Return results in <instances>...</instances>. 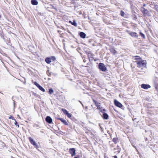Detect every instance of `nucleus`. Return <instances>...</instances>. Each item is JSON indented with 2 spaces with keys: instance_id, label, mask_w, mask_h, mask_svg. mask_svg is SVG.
Here are the masks:
<instances>
[{
  "instance_id": "nucleus-5",
  "label": "nucleus",
  "mask_w": 158,
  "mask_h": 158,
  "mask_svg": "<svg viewBox=\"0 0 158 158\" xmlns=\"http://www.w3.org/2000/svg\"><path fill=\"white\" fill-rule=\"evenodd\" d=\"M114 103L115 106L119 108H121L123 106L122 104L116 100H114Z\"/></svg>"
},
{
  "instance_id": "nucleus-3",
  "label": "nucleus",
  "mask_w": 158,
  "mask_h": 158,
  "mask_svg": "<svg viewBox=\"0 0 158 158\" xmlns=\"http://www.w3.org/2000/svg\"><path fill=\"white\" fill-rule=\"evenodd\" d=\"M98 66L99 69L102 71H104L106 69V68L104 64L102 63H99Z\"/></svg>"
},
{
  "instance_id": "nucleus-29",
  "label": "nucleus",
  "mask_w": 158,
  "mask_h": 158,
  "mask_svg": "<svg viewBox=\"0 0 158 158\" xmlns=\"http://www.w3.org/2000/svg\"><path fill=\"white\" fill-rule=\"evenodd\" d=\"M140 57L139 56H136V59H140Z\"/></svg>"
},
{
  "instance_id": "nucleus-8",
  "label": "nucleus",
  "mask_w": 158,
  "mask_h": 158,
  "mask_svg": "<svg viewBox=\"0 0 158 158\" xmlns=\"http://www.w3.org/2000/svg\"><path fill=\"white\" fill-rule=\"evenodd\" d=\"M46 121L49 123H52V120L50 116H47L46 118Z\"/></svg>"
},
{
  "instance_id": "nucleus-18",
  "label": "nucleus",
  "mask_w": 158,
  "mask_h": 158,
  "mask_svg": "<svg viewBox=\"0 0 158 158\" xmlns=\"http://www.w3.org/2000/svg\"><path fill=\"white\" fill-rule=\"evenodd\" d=\"M108 115L106 113H104L103 114V118H104L107 119H108Z\"/></svg>"
},
{
  "instance_id": "nucleus-4",
  "label": "nucleus",
  "mask_w": 158,
  "mask_h": 158,
  "mask_svg": "<svg viewBox=\"0 0 158 158\" xmlns=\"http://www.w3.org/2000/svg\"><path fill=\"white\" fill-rule=\"evenodd\" d=\"M28 139L29 140V141L31 143L32 145H33L36 148H38V146L36 144V143L31 137H29Z\"/></svg>"
},
{
  "instance_id": "nucleus-11",
  "label": "nucleus",
  "mask_w": 158,
  "mask_h": 158,
  "mask_svg": "<svg viewBox=\"0 0 158 158\" xmlns=\"http://www.w3.org/2000/svg\"><path fill=\"white\" fill-rule=\"evenodd\" d=\"M31 3L33 5H36L38 4V2L36 0H31Z\"/></svg>"
},
{
  "instance_id": "nucleus-26",
  "label": "nucleus",
  "mask_w": 158,
  "mask_h": 158,
  "mask_svg": "<svg viewBox=\"0 0 158 158\" xmlns=\"http://www.w3.org/2000/svg\"><path fill=\"white\" fill-rule=\"evenodd\" d=\"M9 119H12V120H14V121H15V119L14 117L13 116H10V117H9Z\"/></svg>"
},
{
  "instance_id": "nucleus-28",
  "label": "nucleus",
  "mask_w": 158,
  "mask_h": 158,
  "mask_svg": "<svg viewBox=\"0 0 158 158\" xmlns=\"http://www.w3.org/2000/svg\"><path fill=\"white\" fill-rule=\"evenodd\" d=\"M113 142H114L115 143H116L117 141V139L116 138H114L113 139Z\"/></svg>"
},
{
  "instance_id": "nucleus-14",
  "label": "nucleus",
  "mask_w": 158,
  "mask_h": 158,
  "mask_svg": "<svg viewBox=\"0 0 158 158\" xmlns=\"http://www.w3.org/2000/svg\"><path fill=\"white\" fill-rule=\"evenodd\" d=\"M80 35L81 37L83 38H84L85 37L86 35L83 32H81L80 33Z\"/></svg>"
},
{
  "instance_id": "nucleus-33",
  "label": "nucleus",
  "mask_w": 158,
  "mask_h": 158,
  "mask_svg": "<svg viewBox=\"0 0 158 158\" xmlns=\"http://www.w3.org/2000/svg\"><path fill=\"white\" fill-rule=\"evenodd\" d=\"M11 158H15L13 156H11Z\"/></svg>"
},
{
  "instance_id": "nucleus-6",
  "label": "nucleus",
  "mask_w": 158,
  "mask_h": 158,
  "mask_svg": "<svg viewBox=\"0 0 158 158\" xmlns=\"http://www.w3.org/2000/svg\"><path fill=\"white\" fill-rule=\"evenodd\" d=\"M142 88L144 89H147L150 88V86L149 85L142 84L141 85Z\"/></svg>"
},
{
  "instance_id": "nucleus-12",
  "label": "nucleus",
  "mask_w": 158,
  "mask_h": 158,
  "mask_svg": "<svg viewBox=\"0 0 158 158\" xmlns=\"http://www.w3.org/2000/svg\"><path fill=\"white\" fill-rule=\"evenodd\" d=\"M143 13L145 15H149V12L146 9H144L143 10Z\"/></svg>"
},
{
  "instance_id": "nucleus-22",
  "label": "nucleus",
  "mask_w": 158,
  "mask_h": 158,
  "mask_svg": "<svg viewBox=\"0 0 158 158\" xmlns=\"http://www.w3.org/2000/svg\"><path fill=\"white\" fill-rule=\"evenodd\" d=\"M139 34L142 37H143V39H145V36L144 35V34H143V33H142V32H140L139 33Z\"/></svg>"
},
{
  "instance_id": "nucleus-30",
  "label": "nucleus",
  "mask_w": 158,
  "mask_h": 158,
  "mask_svg": "<svg viewBox=\"0 0 158 158\" xmlns=\"http://www.w3.org/2000/svg\"><path fill=\"white\" fill-rule=\"evenodd\" d=\"M114 158H117V156H114Z\"/></svg>"
},
{
  "instance_id": "nucleus-16",
  "label": "nucleus",
  "mask_w": 158,
  "mask_h": 158,
  "mask_svg": "<svg viewBox=\"0 0 158 158\" xmlns=\"http://www.w3.org/2000/svg\"><path fill=\"white\" fill-rule=\"evenodd\" d=\"M69 23H71L73 25L76 26L77 25V23L75 22V20H69Z\"/></svg>"
},
{
  "instance_id": "nucleus-25",
  "label": "nucleus",
  "mask_w": 158,
  "mask_h": 158,
  "mask_svg": "<svg viewBox=\"0 0 158 158\" xmlns=\"http://www.w3.org/2000/svg\"><path fill=\"white\" fill-rule=\"evenodd\" d=\"M67 117L69 118H70L71 117V115L69 113V112H67V113L66 114Z\"/></svg>"
},
{
  "instance_id": "nucleus-7",
  "label": "nucleus",
  "mask_w": 158,
  "mask_h": 158,
  "mask_svg": "<svg viewBox=\"0 0 158 158\" xmlns=\"http://www.w3.org/2000/svg\"><path fill=\"white\" fill-rule=\"evenodd\" d=\"M69 152L71 154L72 156H73L75 154V150L74 148H71L69 149Z\"/></svg>"
},
{
  "instance_id": "nucleus-34",
  "label": "nucleus",
  "mask_w": 158,
  "mask_h": 158,
  "mask_svg": "<svg viewBox=\"0 0 158 158\" xmlns=\"http://www.w3.org/2000/svg\"><path fill=\"white\" fill-rule=\"evenodd\" d=\"M1 15H0V19L1 18Z\"/></svg>"
},
{
  "instance_id": "nucleus-2",
  "label": "nucleus",
  "mask_w": 158,
  "mask_h": 158,
  "mask_svg": "<svg viewBox=\"0 0 158 158\" xmlns=\"http://www.w3.org/2000/svg\"><path fill=\"white\" fill-rule=\"evenodd\" d=\"M56 60L55 57L54 56H51L50 57H47L45 59V61L48 64H50L52 60Z\"/></svg>"
},
{
  "instance_id": "nucleus-10",
  "label": "nucleus",
  "mask_w": 158,
  "mask_h": 158,
  "mask_svg": "<svg viewBox=\"0 0 158 158\" xmlns=\"http://www.w3.org/2000/svg\"><path fill=\"white\" fill-rule=\"evenodd\" d=\"M93 101L94 104H95V105L98 108H100V103L98 102H97L95 100H93Z\"/></svg>"
},
{
  "instance_id": "nucleus-17",
  "label": "nucleus",
  "mask_w": 158,
  "mask_h": 158,
  "mask_svg": "<svg viewBox=\"0 0 158 158\" xmlns=\"http://www.w3.org/2000/svg\"><path fill=\"white\" fill-rule=\"evenodd\" d=\"M88 57L89 59V60L91 59V60L93 59H94V58L93 57V55L90 53H89L88 54Z\"/></svg>"
},
{
  "instance_id": "nucleus-19",
  "label": "nucleus",
  "mask_w": 158,
  "mask_h": 158,
  "mask_svg": "<svg viewBox=\"0 0 158 158\" xmlns=\"http://www.w3.org/2000/svg\"><path fill=\"white\" fill-rule=\"evenodd\" d=\"M110 52L113 54L115 55L116 53V51L113 48H111L110 49Z\"/></svg>"
},
{
  "instance_id": "nucleus-35",
  "label": "nucleus",
  "mask_w": 158,
  "mask_h": 158,
  "mask_svg": "<svg viewBox=\"0 0 158 158\" xmlns=\"http://www.w3.org/2000/svg\"><path fill=\"white\" fill-rule=\"evenodd\" d=\"M74 158H77V157H75Z\"/></svg>"
},
{
  "instance_id": "nucleus-1",
  "label": "nucleus",
  "mask_w": 158,
  "mask_h": 158,
  "mask_svg": "<svg viewBox=\"0 0 158 158\" xmlns=\"http://www.w3.org/2000/svg\"><path fill=\"white\" fill-rule=\"evenodd\" d=\"M137 66L138 67L142 69L143 68L146 67L147 62L145 60H141L139 61H137Z\"/></svg>"
},
{
  "instance_id": "nucleus-13",
  "label": "nucleus",
  "mask_w": 158,
  "mask_h": 158,
  "mask_svg": "<svg viewBox=\"0 0 158 158\" xmlns=\"http://www.w3.org/2000/svg\"><path fill=\"white\" fill-rule=\"evenodd\" d=\"M59 119L62 122H63L64 123V124L66 125H68V123L64 119L62 118H60Z\"/></svg>"
},
{
  "instance_id": "nucleus-21",
  "label": "nucleus",
  "mask_w": 158,
  "mask_h": 158,
  "mask_svg": "<svg viewBox=\"0 0 158 158\" xmlns=\"http://www.w3.org/2000/svg\"><path fill=\"white\" fill-rule=\"evenodd\" d=\"M15 124L16 126V127H19V124H18V123L16 121V120H15Z\"/></svg>"
},
{
  "instance_id": "nucleus-23",
  "label": "nucleus",
  "mask_w": 158,
  "mask_h": 158,
  "mask_svg": "<svg viewBox=\"0 0 158 158\" xmlns=\"http://www.w3.org/2000/svg\"><path fill=\"white\" fill-rule=\"evenodd\" d=\"M49 92L50 94H51L53 92V90L52 89H50L49 90Z\"/></svg>"
},
{
  "instance_id": "nucleus-31",
  "label": "nucleus",
  "mask_w": 158,
  "mask_h": 158,
  "mask_svg": "<svg viewBox=\"0 0 158 158\" xmlns=\"http://www.w3.org/2000/svg\"><path fill=\"white\" fill-rule=\"evenodd\" d=\"M79 102L81 104L82 106H84L81 103V102L80 101H79Z\"/></svg>"
},
{
  "instance_id": "nucleus-9",
  "label": "nucleus",
  "mask_w": 158,
  "mask_h": 158,
  "mask_svg": "<svg viewBox=\"0 0 158 158\" xmlns=\"http://www.w3.org/2000/svg\"><path fill=\"white\" fill-rule=\"evenodd\" d=\"M129 34L132 37H138V34L136 32H129Z\"/></svg>"
},
{
  "instance_id": "nucleus-27",
  "label": "nucleus",
  "mask_w": 158,
  "mask_h": 158,
  "mask_svg": "<svg viewBox=\"0 0 158 158\" xmlns=\"http://www.w3.org/2000/svg\"><path fill=\"white\" fill-rule=\"evenodd\" d=\"M40 90H41L43 92L45 91V89L40 86Z\"/></svg>"
},
{
  "instance_id": "nucleus-24",
  "label": "nucleus",
  "mask_w": 158,
  "mask_h": 158,
  "mask_svg": "<svg viewBox=\"0 0 158 158\" xmlns=\"http://www.w3.org/2000/svg\"><path fill=\"white\" fill-rule=\"evenodd\" d=\"M62 110L63 111V112L64 114H66V113H67V112H68L66 110L64 109H62Z\"/></svg>"
},
{
  "instance_id": "nucleus-32",
  "label": "nucleus",
  "mask_w": 158,
  "mask_h": 158,
  "mask_svg": "<svg viewBox=\"0 0 158 158\" xmlns=\"http://www.w3.org/2000/svg\"><path fill=\"white\" fill-rule=\"evenodd\" d=\"M87 108H88L87 106H86V107H85V109H87Z\"/></svg>"
},
{
  "instance_id": "nucleus-20",
  "label": "nucleus",
  "mask_w": 158,
  "mask_h": 158,
  "mask_svg": "<svg viewBox=\"0 0 158 158\" xmlns=\"http://www.w3.org/2000/svg\"><path fill=\"white\" fill-rule=\"evenodd\" d=\"M120 14H121V15L122 16H123V17H125L126 16V15H125L124 12L122 10L121 11Z\"/></svg>"
},
{
  "instance_id": "nucleus-15",
  "label": "nucleus",
  "mask_w": 158,
  "mask_h": 158,
  "mask_svg": "<svg viewBox=\"0 0 158 158\" xmlns=\"http://www.w3.org/2000/svg\"><path fill=\"white\" fill-rule=\"evenodd\" d=\"M32 82L34 85H35L38 88L40 89V85L38 84L36 82L34 81L33 80L32 81Z\"/></svg>"
}]
</instances>
